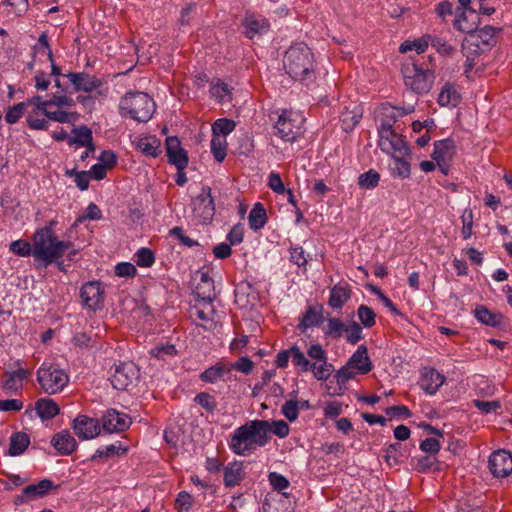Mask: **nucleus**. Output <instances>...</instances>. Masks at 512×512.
Masks as SVG:
<instances>
[{
    "label": "nucleus",
    "instance_id": "nucleus-1",
    "mask_svg": "<svg viewBox=\"0 0 512 512\" xmlns=\"http://www.w3.org/2000/svg\"><path fill=\"white\" fill-rule=\"evenodd\" d=\"M271 425L267 420H252L238 427L231 436V450L241 456H248L257 447L265 446L271 440Z\"/></svg>",
    "mask_w": 512,
    "mask_h": 512
},
{
    "label": "nucleus",
    "instance_id": "nucleus-2",
    "mask_svg": "<svg viewBox=\"0 0 512 512\" xmlns=\"http://www.w3.org/2000/svg\"><path fill=\"white\" fill-rule=\"evenodd\" d=\"M283 65L292 79L305 85L311 84L316 78L314 55L305 43L290 46L285 53Z\"/></svg>",
    "mask_w": 512,
    "mask_h": 512
},
{
    "label": "nucleus",
    "instance_id": "nucleus-3",
    "mask_svg": "<svg viewBox=\"0 0 512 512\" xmlns=\"http://www.w3.org/2000/svg\"><path fill=\"white\" fill-rule=\"evenodd\" d=\"M51 221L49 226L37 229L33 235V257L41 260L47 266L62 257L73 243L70 241L58 240L54 234Z\"/></svg>",
    "mask_w": 512,
    "mask_h": 512
},
{
    "label": "nucleus",
    "instance_id": "nucleus-4",
    "mask_svg": "<svg viewBox=\"0 0 512 512\" xmlns=\"http://www.w3.org/2000/svg\"><path fill=\"white\" fill-rule=\"evenodd\" d=\"M122 115H128L138 122H147L155 112L156 104L144 92H128L119 103Z\"/></svg>",
    "mask_w": 512,
    "mask_h": 512
},
{
    "label": "nucleus",
    "instance_id": "nucleus-5",
    "mask_svg": "<svg viewBox=\"0 0 512 512\" xmlns=\"http://www.w3.org/2000/svg\"><path fill=\"white\" fill-rule=\"evenodd\" d=\"M36 375L41 389L49 395L62 392L69 382L68 374L51 362H43L37 369Z\"/></svg>",
    "mask_w": 512,
    "mask_h": 512
},
{
    "label": "nucleus",
    "instance_id": "nucleus-6",
    "mask_svg": "<svg viewBox=\"0 0 512 512\" xmlns=\"http://www.w3.org/2000/svg\"><path fill=\"white\" fill-rule=\"evenodd\" d=\"M405 86L417 94L428 93L435 76L430 69H423L416 63L406 64L402 68Z\"/></svg>",
    "mask_w": 512,
    "mask_h": 512
},
{
    "label": "nucleus",
    "instance_id": "nucleus-7",
    "mask_svg": "<svg viewBox=\"0 0 512 512\" xmlns=\"http://www.w3.org/2000/svg\"><path fill=\"white\" fill-rule=\"evenodd\" d=\"M139 378L140 370L138 366L131 361H127L115 365L109 380L113 388L128 391L130 387H134L137 384Z\"/></svg>",
    "mask_w": 512,
    "mask_h": 512
},
{
    "label": "nucleus",
    "instance_id": "nucleus-8",
    "mask_svg": "<svg viewBox=\"0 0 512 512\" xmlns=\"http://www.w3.org/2000/svg\"><path fill=\"white\" fill-rule=\"evenodd\" d=\"M193 213L200 223H211L215 215V203L209 186H203L201 192L191 200Z\"/></svg>",
    "mask_w": 512,
    "mask_h": 512
},
{
    "label": "nucleus",
    "instance_id": "nucleus-9",
    "mask_svg": "<svg viewBox=\"0 0 512 512\" xmlns=\"http://www.w3.org/2000/svg\"><path fill=\"white\" fill-rule=\"evenodd\" d=\"M82 305L90 311L102 310L105 305V289L100 281H89L80 289Z\"/></svg>",
    "mask_w": 512,
    "mask_h": 512
},
{
    "label": "nucleus",
    "instance_id": "nucleus-10",
    "mask_svg": "<svg viewBox=\"0 0 512 512\" xmlns=\"http://www.w3.org/2000/svg\"><path fill=\"white\" fill-rule=\"evenodd\" d=\"M378 134V145L383 152L392 156L397 154L406 156L410 153V148L403 136L398 134L394 129H385L384 131H379Z\"/></svg>",
    "mask_w": 512,
    "mask_h": 512
},
{
    "label": "nucleus",
    "instance_id": "nucleus-11",
    "mask_svg": "<svg viewBox=\"0 0 512 512\" xmlns=\"http://www.w3.org/2000/svg\"><path fill=\"white\" fill-rule=\"evenodd\" d=\"M302 119L292 112H283L275 124L277 135L287 142L294 141L301 133Z\"/></svg>",
    "mask_w": 512,
    "mask_h": 512
},
{
    "label": "nucleus",
    "instance_id": "nucleus-12",
    "mask_svg": "<svg viewBox=\"0 0 512 512\" xmlns=\"http://www.w3.org/2000/svg\"><path fill=\"white\" fill-rule=\"evenodd\" d=\"M488 467L493 476L507 477L512 472V454L506 450L493 452L489 457Z\"/></svg>",
    "mask_w": 512,
    "mask_h": 512
},
{
    "label": "nucleus",
    "instance_id": "nucleus-13",
    "mask_svg": "<svg viewBox=\"0 0 512 512\" xmlns=\"http://www.w3.org/2000/svg\"><path fill=\"white\" fill-rule=\"evenodd\" d=\"M72 428L81 440L94 439L101 431L99 420L86 415L77 416L73 420Z\"/></svg>",
    "mask_w": 512,
    "mask_h": 512
},
{
    "label": "nucleus",
    "instance_id": "nucleus-14",
    "mask_svg": "<svg viewBox=\"0 0 512 512\" xmlns=\"http://www.w3.org/2000/svg\"><path fill=\"white\" fill-rule=\"evenodd\" d=\"M101 423L102 429L111 434L126 431L131 425V419L125 413L109 409L103 415Z\"/></svg>",
    "mask_w": 512,
    "mask_h": 512
},
{
    "label": "nucleus",
    "instance_id": "nucleus-15",
    "mask_svg": "<svg viewBox=\"0 0 512 512\" xmlns=\"http://www.w3.org/2000/svg\"><path fill=\"white\" fill-rule=\"evenodd\" d=\"M57 486L49 479H43L36 484H31L22 489L21 494L16 495L14 502L21 504L41 498L55 489Z\"/></svg>",
    "mask_w": 512,
    "mask_h": 512
},
{
    "label": "nucleus",
    "instance_id": "nucleus-16",
    "mask_svg": "<svg viewBox=\"0 0 512 512\" xmlns=\"http://www.w3.org/2000/svg\"><path fill=\"white\" fill-rule=\"evenodd\" d=\"M166 155L168 162L173 164L177 170H185L188 166L187 152L181 147V142L176 136L166 138Z\"/></svg>",
    "mask_w": 512,
    "mask_h": 512
},
{
    "label": "nucleus",
    "instance_id": "nucleus-17",
    "mask_svg": "<svg viewBox=\"0 0 512 512\" xmlns=\"http://www.w3.org/2000/svg\"><path fill=\"white\" fill-rule=\"evenodd\" d=\"M480 17L477 9H468L466 11H457V16L453 22L455 29L467 33L469 36L478 28Z\"/></svg>",
    "mask_w": 512,
    "mask_h": 512
},
{
    "label": "nucleus",
    "instance_id": "nucleus-18",
    "mask_svg": "<svg viewBox=\"0 0 512 512\" xmlns=\"http://www.w3.org/2000/svg\"><path fill=\"white\" fill-rule=\"evenodd\" d=\"M74 85L76 91L92 92L102 86V81L84 72H70L64 75Z\"/></svg>",
    "mask_w": 512,
    "mask_h": 512
},
{
    "label": "nucleus",
    "instance_id": "nucleus-19",
    "mask_svg": "<svg viewBox=\"0 0 512 512\" xmlns=\"http://www.w3.org/2000/svg\"><path fill=\"white\" fill-rule=\"evenodd\" d=\"M199 378L202 382L215 384L219 381L231 380V367L229 364L219 361L215 365L205 369Z\"/></svg>",
    "mask_w": 512,
    "mask_h": 512
},
{
    "label": "nucleus",
    "instance_id": "nucleus-20",
    "mask_svg": "<svg viewBox=\"0 0 512 512\" xmlns=\"http://www.w3.org/2000/svg\"><path fill=\"white\" fill-rule=\"evenodd\" d=\"M31 375L28 369L18 368L17 370L4 373L5 379L1 381V387L10 393H18L22 390V382L27 380Z\"/></svg>",
    "mask_w": 512,
    "mask_h": 512
},
{
    "label": "nucleus",
    "instance_id": "nucleus-21",
    "mask_svg": "<svg viewBox=\"0 0 512 512\" xmlns=\"http://www.w3.org/2000/svg\"><path fill=\"white\" fill-rule=\"evenodd\" d=\"M445 381L444 375L434 368H424L419 385L427 394L434 395Z\"/></svg>",
    "mask_w": 512,
    "mask_h": 512
},
{
    "label": "nucleus",
    "instance_id": "nucleus-22",
    "mask_svg": "<svg viewBox=\"0 0 512 512\" xmlns=\"http://www.w3.org/2000/svg\"><path fill=\"white\" fill-rule=\"evenodd\" d=\"M244 34L249 39H253L256 35L265 34L270 27L267 19L260 15H247L243 20Z\"/></svg>",
    "mask_w": 512,
    "mask_h": 512
},
{
    "label": "nucleus",
    "instance_id": "nucleus-23",
    "mask_svg": "<svg viewBox=\"0 0 512 512\" xmlns=\"http://www.w3.org/2000/svg\"><path fill=\"white\" fill-rule=\"evenodd\" d=\"M323 322V306L309 305L300 318L297 329L304 333L310 327L319 326Z\"/></svg>",
    "mask_w": 512,
    "mask_h": 512
},
{
    "label": "nucleus",
    "instance_id": "nucleus-24",
    "mask_svg": "<svg viewBox=\"0 0 512 512\" xmlns=\"http://www.w3.org/2000/svg\"><path fill=\"white\" fill-rule=\"evenodd\" d=\"M51 444L61 455H70L77 449V442L68 430L56 433Z\"/></svg>",
    "mask_w": 512,
    "mask_h": 512
},
{
    "label": "nucleus",
    "instance_id": "nucleus-25",
    "mask_svg": "<svg viewBox=\"0 0 512 512\" xmlns=\"http://www.w3.org/2000/svg\"><path fill=\"white\" fill-rule=\"evenodd\" d=\"M502 28H496L490 25H485L483 28H477L471 35V39H475V45L477 47L480 44L491 48L497 43V33H500Z\"/></svg>",
    "mask_w": 512,
    "mask_h": 512
},
{
    "label": "nucleus",
    "instance_id": "nucleus-26",
    "mask_svg": "<svg viewBox=\"0 0 512 512\" xmlns=\"http://www.w3.org/2000/svg\"><path fill=\"white\" fill-rule=\"evenodd\" d=\"M358 374H367L372 370V363L365 345H360L349 358L348 362Z\"/></svg>",
    "mask_w": 512,
    "mask_h": 512
},
{
    "label": "nucleus",
    "instance_id": "nucleus-27",
    "mask_svg": "<svg viewBox=\"0 0 512 512\" xmlns=\"http://www.w3.org/2000/svg\"><path fill=\"white\" fill-rule=\"evenodd\" d=\"M351 287L348 283L334 285L330 289L328 304L333 309H341L351 298Z\"/></svg>",
    "mask_w": 512,
    "mask_h": 512
},
{
    "label": "nucleus",
    "instance_id": "nucleus-28",
    "mask_svg": "<svg viewBox=\"0 0 512 512\" xmlns=\"http://www.w3.org/2000/svg\"><path fill=\"white\" fill-rule=\"evenodd\" d=\"M455 154V142L451 138L436 141L431 158L436 162L450 161Z\"/></svg>",
    "mask_w": 512,
    "mask_h": 512
},
{
    "label": "nucleus",
    "instance_id": "nucleus-29",
    "mask_svg": "<svg viewBox=\"0 0 512 512\" xmlns=\"http://www.w3.org/2000/svg\"><path fill=\"white\" fill-rule=\"evenodd\" d=\"M397 120V107L389 103L381 104L379 107L380 125L378 127V132L384 131L385 129H393V126Z\"/></svg>",
    "mask_w": 512,
    "mask_h": 512
},
{
    "label": "nucleus",
    "instance_id": "nucleus-30",
    "mask_svg": "<svg viewBox=\"0 0 512 512\" xmlns=\"http://www.w3.org/2000/svg\"><path fill=\"white\" fill-rule=\"evenodd\" d=\"M74 137L68 140V144L79 145L81 147L88 148V151H95V145L93 143L92 131L87 126H80L72 130Z\"/></svg>",
    "mask_w": 512,
    "mask_h": 512
},
{
    "label": "nucleus",
    "instance_id": "nucleus-31",
    "mask_svg": "<svg viewBox=\"0 0 512 512\" xmlns=\"http://www.w3.org/2000/svg\"><path fill=\"white\" fill-rule=\"evenodd\" d=\"M244 467L243 462H232L229 463L227 466L224 467V484L227 487H233L244 478Z\"/></svg>",
    "mask_w": 512,
    "mask_h": 512
},
{
    "label": "nucleus",
    "instance_id": "nucleus-32",
    "mask_svg": "<svg viewBox=\"0 0 512 512\" xmlns=\"http://www.w3.org/2000/svg\"><path fill=\"white\" fill-rule=\"evenodd\" d=\"M35 410L42 420L53 419L60 412L58 404L51 398H41L36 401Z\"/></svg>",
    "mask_w": 512,
    "mask_h": 512
},
{
    "label": "nucleus",
    "instance_id": "nucleus-33",
    "mask_svg": "<svg viewBox=\"0 0 512 512\" xmlns=\"http://www.w3.org/2000/svg\"><path fill=\"white\" fill-rule=\"evenodd\" d=\"M212 303L213 301L199 300L198 303L191 307L190 317L203 322H213V314L215 310Z\"/></svg>",
    "mask_w": 512,
    "mask_h": 512
},
{
    "label": "nucleus",
    "instance_id": "nucleus-34",
    "mask_svg": "<svg viewBox=\"0 0 512 512\" xmlns=\"http://www.w3.org/2000/svg\"><path fill=\"white\" fill-rule=\"evenodd\" d=\"M30 444V437L25 432H15L10 437V445L8 449L9 456L22 455Z\"/></svg>",
    "mask_w": 512,
    "mask_h": 512
},
{
    "label": "nucleus",
    "instance_id": "nucleus-35",
    "mask_svg": "<svg viewBox=\"0 0 512 512\" xmlns=\"http://www.w3.org/2000/svg\"><path fill=\"white\" fill-rule=\"evenodd\" d=\"M161 142L156 136L141 137L136 142V148L146 156L157 157L160 150Z\"/></svg>",
    "mask_w": 512,
    "mask_h": 512
},
{
    "label": "nucleus",
    "instance_id": "nucleus-36",
    "mask_svg": "<svg viewBox=\"0 0 512 512\" xmlns=\"http://www.w3.org/2000/svg\"><path fill=\"white\" fill-rule=\"evenodd\" d=\"M26 124L32 130H47L49 122L44 116L42 110H36L35 108L27 109L26 111Z\"/></svg>",
    "mask_w": 512,
    "mask_h": 512
},
{
    "label": "nucleus",
    "instance_id": "nucleus-37",
    "mask_svg": "<svg viewBox=\"0 0 512 512\" xmlns=\"http://www.w3.org/2000/svg\"><path fill=\"white\" fill-rule=\"evenodd\" d=\"M249 226L252 230L257 231L263 228L267 222L266 210L262 203H256L250 211Z\"/></svg>",
    "mask_w": 512,
    "mask_h": 512
},
{
    "label": "nucleus",
    "instance_id": "nucleus-38",
    "mask_svg": "<svg viewBox=\"0 0 512 512\" xmlns=\"http://www.w3.org/2000/svg\"><path fill=\"white\" fill-rule=\"evenodd\" d=\"M362 117V110L358 107H355L353 110H349L345 108L344 111L341 112L340 122L341 127L345 132L352 131L355 126L359 123Z\"/></svg>",
    "mask_w": 512,
    "mask_h": 512
},
{
    "label": "nucleus",
    "instance_id": "nucleus-39",
    "mask_svg": "<svg viewBox=\"0 0 512 512\" xmlns=\"http://www.w3.org/2000/svg\"><path fill=\"white\" fill-rule=\"evenodd\" d=\"M475 317L479 322L491 327H498L502 320V316L500 314L492 313L483 305L476 307Z\"/></svg>",
    "mask_w": 512,
    "mask_h": 512
},
{
    "label": "nucleus",
    "instance_id": "nucleus-40",
    "mask_svg": "<svg viewBox=\"0 0 512 512\" xmlns=\"http://www.w3.org/2000/svg\"><path fill=\"white\" fill-rule=\"evenodd\" d=\"M460 101V95L450 83H446L438 96V103L441 106H456Z\"/></svg>",
    "mask_w": 512,
    "mask_h": 512
},
{
    "label": "nucleus",
    "instance_id": "nucleus-41",
    "mask_svg": "<svg viewBox=\"0 0 512 512\" xmlns=\"http://www.w3.org/2000/svg\"><path fill=\"white\" fill-rule=\"evenodd\" d=\"M126 453V447L110 444L105 447L98 448L94 455L91 457V461H97L98 459H108L114 457L115 455L122 456L125 455Z\"/></svg>",
    "mask_w": 512,
    "mask_h": 512
},
{
    "label": "nucleus",
    "instance_id": "nucleus-42",
    "mask_svg": "<svg viewBox=\"0 0 512 512\" xmlns=\"http://www.w3.org/2000/svg\"><path fill=\"white\" fill-rule=\"evenodd\" d=\"M431 35L423 36L414 41H405L400 45V52L406 53L415 50L418 54L424 53L430 44Z\"/></svg>",
    "mask_w": 512,
    "mask_h": 512
},
{
    "label": "nucleus",
    "instance_id": "nucleus-43",
    "mask_svg": "<svg viewBox=\"0 0 512 512\" xmlns=\"http://www.w3.org/2000/svg\"><path fill=\"white\" fill-rule=\"evenodd\" d=\"M236 127L233 120L227 118L217 119L212 125L213 136L223 137L230 134Z\"/></svg>",
    "mask_w": 512,
    "mask_h": 512
},
{
    "label": "nucleus",
    "instance_id": "nucleus-44",
    "mask_svg": "<svg viewBox=\"0 0 512 512\" xmlns=\"http://www.w3.org/2000/svg\"><path fill=\"white\" fill-rule=\"evenodd\" d=\"M310 370L317 380L324 381L330 377L333 371V365L328 363L327 360L313 362L310 366Z\"/></svg>",
    "mask_w": 512,
    "mask_h": 512
},
{
    "label": "nucleus",
    "instance_id": "nucleus-45",
    "mask_svg": "<svg viewBox=\"0 0 512 512\" xmlns=\"http://www.w3.org/2000/svg\"><path fill=\"white\" fill-rule=\"evenodd\" d=\"M357 316L365 328H371L376 324V313L367 305H360L357 309Z\"/></svg>",
    "mask_w": 512,
    "mask_h": 512
},
{
    "label": "nucleus",
    "instance_id": "nucleus-46",
    "mask_svg": "<svg viewBox=\"0 0 512 512\" xmlns=\"http://www.w3.org/2000/svg\"><path fill=\"white\" fill-rule=\"evenodd\" d=\"M394 163L392 166V173L400 178H408L411 174L410 163L404 159V156L399 154L393 156Z\"/></svg>",
    "mask_w": 512,
    "mask_h": 512
},
{
    "label": "nucleus",
    "instance_id": "nucleus-47",
    "mask_svg": "<svg viewBox=\"0 0 512 512\" xmlns=\"http://www.w3.org/2000/svg\"><path fill=\"white\" fill-rule=\"evenodd\" d=\"M379 180L380 174L374 169H370L358 177V185L362 189H373L378 185Z\"/></svg>",
    "mask_w": 512,
    "mask_h": 512
},
{
    "label": "nucleus",
    "instance_id": "nucleus-48",
    "mask_svg": "<svg viewBox=\"0 0 512 512\" xmlns=\"http://www.w3.org/2000/svg\"><path fill=\"white\" fill-rule=\"evenodd\" d=\"M227 143L223 137L213 136L211 139V152L216 161L222 162L226 157Z\"/></svg>",
    "mask_w": 512,
    "mask_h": 512
},
{
    "label": "nucleus",
    "instance_id": "nucleus-49",
    "mask_svg": "<svg viewBox=\"0 0 512 512\" xmlns=\"http://www.w3.org/2000/svg\"><path fill=\"white\" fill-rule=\"evenodd\" d=\"M292 352V363L300 367L301 372H307L310 370L311 362L305 356V354L299 349L298 346L294 345L291 347Z\"/></svg>",
    "mask_w": 512,
    "mask_h": 512
},
{
    "label": "nucleus",
    "instance_id": "nucleus-50",
    "mask_svg": "<svg viewBox=\"0 0 512 512\" xmlns=\"http://www.w3.org/2000/svg\"><path fill=\"white\" fill-rule=\"evenodd\" d=\"M26 104L27 103L20 102L13 105L12 107H9L5 115L6 122L9 124L17 123L27 111Z\"/></svg>",
    "mask_w": 512,
    "mask_h": 512
},
{
    "label": "nucleus",
    "instance_id": "nucleus-51",
    "mask_svg": "<svg viewBox=\"0 0 512 512\" xmlns=\"http://www.w3.org/2000/svg\"><path fill=\"white\" fill-rule=\"evenodd\" d=\"M194 401L208 412H214L217 408V401L214 396L207 392L198 393Z\"/></svg>",
    "mask_w": 512,
    "mask_h": 512
},
{
    "label": "nucleus",
    "instance_id": "nucleus-52",
    "mask_svg": "<svg viewBox=\"0 0 512 512\" xmlns=\"http://www.w3.org/2000/svg\"><path fill=\"white\" fill-rule=\"evenodd\" d=\"M136 263L140 267H151L155 262V255L149 248H140L136 254Z\"/></svg>",
    "mask_w": 512,
    "mask_h": 512
},
{
    "label": "nucleus",
    "instance_id": "nucleus-53",
    "mask_svg": "<svg viewBox=\"0 0 512 512\" xmlns=\"http://www.w3.org/2000/svg\"><path fill=\"white\" fill-rule=\"evenodd\" d=\"M9 248H10L11 252H13L14 254H16L18 256H21V257H26V256H30V255L33 256V244L31 245L26 240L13 241V242H11Z\"/></svg>",
    "mask_w": 512,
    "mask_h": 512
},
{
    "label": "nucleus",
    "instance_id": "nucleus-54",
    "mask_svg": "<svg viewBox=\"0 0 512 512\" xmlns=\"http://www.w3.org/2000/svg\"><path fill=\"white\" fill-rule=\"evenodd\" d=\"M473 211L470 208H467L463 211L461 216L462 229L461 234L463 239H468L472 236L473 229Z\"/></svg>",
    "mask_w": 512,
    "mask_h": 512
},
{
    "label": "nucleus",
    "instance_id": "nucleus-55",
    "mask_svg": "<svg viewBox=\"0 0 512 512\" xmlns=\"http://www.w3.org/2000/svg\"><path fill=\"white\" fill-rule=\"evenodd\" d=\"M346 340L348 343L355 345L362 338V327L355 321H352L350 324L346 325Z\"/></svg>",
    "mask_w": 512,
    "mask_h": 512
},
{
    "label": "nucleus",
    "instance_id": "nucleus-56",
    "mask_svg": "<svg viewBox=\"0 0 512 512\" xmlns=\"http://www.w3.org/2000/svg\"><path fill=\"white\" fill-rule=\"evenodd\" d=\"M430 44L438 53L445 56H451L455 52V47L439 37L431 36Z\"/></svg>",
    "mask_w": 512,
    "mask_h": 512
},
{
    "label": "nucleus",
    "instance_id": "nucleus-57",
    "mask_svg": "<svg viewBox=\"0 0 512 512\" xmlns=\"http://www.w3.org/2000/svg\"><path fill=\"white\" fill-rule=\"evenodd\" d=\"M281 412L290 422L295 421L299 415L298 401L293 399L286 401L281 408Z\"/></svg>",
    "mask_w": 512,
    "mask_h": 512
},
{
    "label": "nucleus",
    "instance_id": "nucleus-58",
    "mask_svg": "<svg viewBox=\"0 0 512 512\" xmlns=\"http://www.w3.org/2000/svg\"><path fill=\"white\" fill-rule=\"evenodd\" d=\"M346 325L339 318L328 319L326 335L333 338H340L342 332L345 331Z\"/></svg>",
    "mask_w": 512,
    "mask_h": 512
},
{
    "label": "nucleus",
    "instance_id": "nucleus-59",
    "mask_svg": "<svg viewBox=\"0 0 512 512\" xmlns=\"http://www.w3.org/2000/svg\"><path fill=\"white\" fill-rule=\"evenodd\" d=\"M473 405L480 410L481 412L488 414L492 412H497L501 408V402L499 400L485 401L480 399H475L473 401Z\"/></svg>",
    "mask_w": 512,
    "mask_h": 512
},
{
    "label": "nucleus",
    "instance_id": "nucleus-60",
    "mask_svg": "<svg viewBox=\"0 0 512 512\" xmlns=\"http://www.w3.org/2000/svg\"><path fill=\"white\" fill-rule=\"evenodd\" d=\"M101 217H102V213H101L100 208L96 204L91 202L87 206L85 213L83 215H80L76 219L74 226H77L79 223H82L86 219L99 220Z\"/></svg>",
    "mask_w": 512,
    "mask_h": 512
},
{
    "label": "nucleus",
    "instance_id": "nucleus-61",
    "mask_svg": "<svg viewBox=\"0 0 512 512\" xmlns=\"http://www.w3.org/2000/svg\"><path fill=\"white\" fill-rule=\"evenodd\" d=\"M356 374H358L357 371L349 365V363H346V365L337 371L335 378L337 383L341 385L346 384L350 379H353Z\"/></svg>",
    "mask_w": 512,
    "mask_h": 512
},
{
    "label": "nucleus",
    "instance_id": "nucleus-62",
    "mask_svg": "<svg viewBox=\"0 0 512 512\" xmlns=\"http://www.w3.org/2000/svg\"><path fill=\"white\" fill-rule=\"evenodd\" d=\"M150 354L157 358L164 360L166 356H174L177 354V349L173 344L161 345L153 348Z\"/></svg>",
    "mask_w": 512,
    "mask_h": 512
},
{
    "label": "nucleus",
    "instance_id": "nucleus-63",
    "mask_svg": "<svg viewBox=\"0 0 512 512\" xmlns=\"http://www.w3.org/2000/svg\"><path fill=\"white\" fill-rule=\"evenodd\" d=\"M268 480L271 486L277 491H283L290 485L288 479L277 472H270L268 475Z\"/></svg>",
    "mask_w": 512,
    "mask_h": 512
},
{
    "label": "nucleus",
    "instance_id": "nucleus-64",
    "mask_svg": "<svg viewBox=\"0 0 512 512\" xmlns=\"http://www.w3.org/2000/svg\"><path fill=\"white\" fill-rule=\"evenodd\" d=\"M175 508L178 512L189 511L192 508V496L186 491L180 492L175 500Z\"/></svg>",
    "mask_w": 512,
    "mask_h": 512
}]
</instances>
